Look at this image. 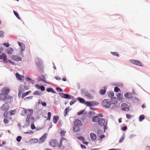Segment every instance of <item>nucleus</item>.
<instances>
[{
	"label": "nucleus",
	"mask_w": 150,
	"mask_h": 150,
	"mask_svg": "<svg viewBox=\"0 0 150 150\" xmlns=\"http://www.w3.org/2000/svg\"><path fill=\"white\" fill-rule=\"evenodd\" d=\"M101 105L104 108H110L111 105L110 101L108 99H105L103 100Z\"/></svg>",
	"instance_id": "f257e3e1"
},
{
	"label": "nucleus",
	"mask_w": 150,
	"mask_h": 150,
	"mask_svg": "<svg viewBox=\"0 0 150 150\" xmlns=\"http://www.w3.org/2000/svg\"><path fill=\"white\" fill-rule=\"evenodd\" d=\"M81 93L83 95L84 97H85L88 99H92L93 98V96L90 93L88 92L85 89H83L81 90Z\"/></svg>",
	"instance_id": "f03ea898"
},
{
	"label": "nucleus",
	"mask_w": 150,
	"mask_h": 150,
	"mask_svg": "<svg viewBox=\"0 0 150 150\" xmlns=\"http://www.w3.org/2000/svg\"><path fill=\"white\" fill-rule=\"evenodd\" d=\"M67 140L65 139L63 137L61 138L60 141L59 142V143L58 145V147H59L61 149H64L65 148V146L64 145H62V143H67Z\"/></svg>",
	"instance_id": "7ed1b4c3"
},
{
	"label": "nucleus",
	"mask_w": 150,
	"mask_h": 150,
	"mask_svg": "<svg viewBox=\"0 0 150 150\" xmlns=\"http://www.w3.org/2000/svg\"><path fill=\"white\" fill-rule=\"evenodd\" d=\"M98 102L92 101L91 102L87 101L86 102L85 104L87 106H92L94 105H98Z\"/></svg>",
	"instance_id": "20e7f679"
},
{
	"label": "nucleus",
	"mask_w": 150,
	"mask_h": 150,
	"mask_svg": "<svg viewBox=\"0 0 150 150\" xmlns=\"http://www.w3.org/2000/svg\"><path fill=\"white\" fill-rule=\"evenodd\" d=\"M130 62L131 63L139 66L142 67L143 66V64L138 60L131 59L130 60Z\"/></svg>",
	"instance_id": "39448f33"
},
{
	"label": "nucleus",
	"mask_w": 150,
	"mask_h": 150,
	"mask_svg": "<svg viewBox=\"0 0 150 150\" xmlns=\"http://www.w3.org/2000/svg\"><path fill=\"white\" fill-rule=\"evenodd\" d=\"M58 142L57 140L54 139L50 140L49 142L50 145L52 147L57 146L58 145Z\"/></svg>",
	"instance_id": "423d86ee"
},
{
	"label": "nucleus",
	"mask_w": 150,
	"mask_h": 150,
	"mask_svg": "<svg viewBox=\"0 0 150 150\" xmlns=\"http://www.w3.org/2000/svg\"><path fill=\"white\" fill-rule=\"evenodd\" d=\"M10 106L7 103H5L3 104L1 106V110L6 111L10 108Z\"/></svg>",
	"instance_id": "0eeeda50"
},
{
	"label": "nucleus",
	"mask_w": 150,
	"mask_h": 150,
	"mask_svg": "<svg viewBox=\"0 0 150 150\" xmlns=\"http://www.w3.org/2000/svg\"><path fill=\"white\" fill-rule=\"evenodd\" d=\"M23 109L24 110L22 111V112L24 114H26L28 116L32 115L33 112V110L32 109H25L24 108Z\"/></svg>",
	"instance_id": "6e6552de"
},
{
	"label": "nucleus",
	"mask_w": 150,
	"mask_h": 150,
	"mask_svg": "<svg viewBox=\"0 0 150 150\" xmlns=\"http://www.w3.org/2000/svg\"><path fill=\"white\" fill-rule=\"evenodd\" d=\"M121 109L124 111H129V106L125 103H123L121 105Z\"/></svg>",
	"instance_id": "1a4fd4ad"
},
{
	"label": "nucleus",
	"mask_w": 150,
	"mask_h": 150,
	"mask_svg": "<svg viewBox=\"0 0 150 150\" xmlns=\"http://www.w3.org/2000/svg\"><path fill=\"white\" fill-rule=\"evenodd\" d=\"M47 138V135L46 133H45L38 140V143L40 144L42 143L45 141Z\"/></svg>",
	"instance_id": "9d476101"
},
{
	"label": "nucleus",
	"mask_w": 150,
	"mask_h": 150,
	"mask_svg": "<svg viewBox=\"0 0 150 150\" xmlns=\"http://www.w3.org/2000/svg\"><path fill=\"white\" fill-rule=\"evenodd\" d=\"M34 120V118L32 115H29L27 116L26 119V121L27 123L33 122Z\"/></svg>",
	"instance_id": "9b49d317"
},
{
	"label": "nucleus",
	"mask_w": 150,
	"mask_h": 150,
	"mask_svg": "<svg viewBox=\"0 0 150 150\" xmlns=\"http://www.w3.org/2000/svg\"><path fill=\"white\" fill-rule=\"evenodd\" d=\"M105 122V120L103 118H101L99 119L98 121V124L100 126H103Z\"/></svg>",
	"instance_id": "f8f14e48"
},
{
	"label": "nucleus",
	"mask_w": 150,
	"mask_h": 150,
	"mask_svg": "<svg viewBox=\"0 0 150 150\" xmlns=\"http://www.w3.org/2000/svg\"><path fill=\"white\" fill-rule=\"evenodd\" d=\"M11 58L16 61H21V58L20 57L17 55H13Z\"/></svg>",
	"instance_id": "ddd939ff"
},
{
	"label": "nucleus",
	"mask_w": 150,
	"mask_h": 150,
	"mask_svg": "<svg viewBox=\"0 0 150 150\" xmlns=\"http://www.w3.org/2000/svg\"><path fill=\"white\" fill-rule=\"evenodd\" d=\"M10 91V90L9 88H4L2 89V93H4L5 95H7Z\"/></svg>",
	"instance_id": "4468645a"
},
{
	"label": "nucleus",
	"mask_w": 150,
	"mask_h": 150,
	"mask_svg": "<svg viewBox=\"0 0 150 150\" xmlns=\"http://www.w3.org/2000/svg\"><path fill=\"white\" fill-rule=\"evenodd\" d=\"M74 125L80 126L82 125L81 122L79 119H76L75 120L74 122Z\"/></svg>",
	"instance_id": "2eb2a0df"
},
{
	"label": "nucleus",
	"mask_w": 150,
	"mask_h": 150,
	"mask_svg": "<svg viewBox=\"0 0 150 150\" xmlns=\"http://www.w3.org/2000/svg\"><path fill=\"white\" fill-rule=\"evenodd\" d=\"M18 43L21 48V51L22 52L24 51L25 50V45L22 43L20 42H18Z\"/></svg>",
	"instance_id": "dca6fc26"
},
{
	"label": "nucleus",
	"mask_w": 150,
	"mask_h": 150,
	"mask_svg": "<svg viewBox=\"0 0 150 150\" xmlns=\"http://www.w3.org/2000/svg\"><path fill=\"white\" fill-rule=\"evenodd\" d=\"M125 97L127 99H130L131 98L132 96V94L129 93H126L124 94Z\"/></svg>",
	"instance_id": "f3484780"
},
{
	"label": "nucleus",
	"mask_w": 150,
	"mask_h": 150,
	"mask_svg": "<svg viewBox=\"0 0 150 150\" xmlns=\"http://www.w3.org/2000/svg\"><path fill=\"white\" fill-rule=\"evenodd\" d=\"M90 137L92 140L93 141H95L96 139V135L93 133H91L90 134Z\"/></svg>",
	"instance_id": "a211bd4d"
},
{
	"label": "nucleus",
	"mask_w": 150,
	"mask_h": 150,
	"mask_svg": "<svg viewBox=\"0 0 150 150\" xmlns=\"http://www.w3.org/2000/svg\"><path fill=\"white\" fill-rule=\"evenodd\" d=\"M7 53L8 54H11L13 52V50L12 48L9 47L6 50Z\"/></svg>",
	"instance_id": "6ab92c4d"
},
{
	"label": "nucleus",
	"mask_w": 150,
	"mask_h": 150,
	"mask_svg": "<svg viewBox=\"0 0 150 150\" xmlns=\"http://www.w3.org/2000/svg\"><path fill=\"white\" fill-rule=\"evenodd\" d=\"M35 62L36 63L37 65L38 66H40L41 59L37 57L35 60Z\"/></svg>",
	"instance_id": "aec40b11"
},
{
	"label": "nucleus",
	"mask_w": 150,
	"mask_h": 150,
	"mask_svg": "<svg viewBox=\"0 0 150 150\" xmlns=\"http://www.w3.org/2000/svg\"><path fill=\"white\" fill-rule=\"evenodd\" d=\"M6 96L2 93L0 94V99L5 100H6Z\"/></svg>",
	"instance_id": "412c9836"
},
{
	"label": "nucleus",
	"mask_w": 150,
	"mask_h": 150,
	"mask_svg": "<svg viewBox=\"0 0 150 150\" xmlns=\"http://www.w3.org/2000/svg\"><path fill=\"white\" fill-rule=\"evenodd\" d=\"M111 103L113 104H116L118 102V99L116 97H114L111 99Z\"/></svg>",
	"instance_id": "4be33fe9"
},
{
	"label": "nucleus",
	"mask_w": 150,
	"mask_h": 150,
	"mask_svg": "<svg viewBox=\"0 0 150 150\" xmlns=\"http://www.w3.org/2000/svg\"><path fill=\"white\" fill-rule=\"evenodd\" d=\"M59 131L60 133V135L62 136H64L65 135L66 131L61 129H59Z\"/></svg>",
	"instance_id": "5701e85b"
},
{
	"label": "nucleus",
	"mask_w": 150,
	"mask_h": 150,
	"mask_svg": "<svg viewBox=\"0 0 150 150\" xmlns=\"http://www.w3.org/2000/svg\"><path fill=\"white\" fill-rule=\"evenodd\" d=\"M13 98L12 96H6V100H7V102L10 103L13 100Z\"/></svg>",
	"instance_id": "b1692460"
},
{
	"label": "nucleus",
	"mask_w": 150,
	"mask_h": 150,
	"mask_svg": "<svg viewBox=\"0 0 150 150\" xmlns=\"http://www.w3.org/2000/svg\"><path fill=\"white\" fill-rule=\"evenodd\" d=\"M106 88L105 87H103V89H102L99 91L100 93L103 95L105 94L106 92Z\"/></svg>",
	"instance_id": "393cba45"
},
{
	"label": "nucleus",
	"mask_w": 150,
	"mask_h": 150,
	"mask_svg": "<svg viewBox=\"0 0 150 150\" xmlns=\"http://www.w3.org/2000/svg\"><path fill=\"white\" fill-rule=\"evenodd\" d=\"M59 119V116L57 115L54 116L53 118V121L54 123H57Z\"/></svg>",
	"instance_id": "a878e982"
},
{
	"label": "nucleus",
	"mask_w": 150,
	"mask_h": 150,
	"mask_svg": "<svg viewBox=\"0 0 150 150\" xmlns=\"http://www.w3.org/2000/svg\"><path fill=\"white\" fill-rule=\"evenodd\" d=\"M77 100L79 101V102L82 103L84 104L86 101L84 99L81 97H78L77 98Z\"/></svg>",
	"instance_id": "bb28decb"
},
{
	"label": "nucleus",
	"mask_w": 150,
	"mask_h": 150,
	"mask_svg": "<svg viewBox=\"0 0 150 150\" xmlns=\"http://www.w3.org/2000/svg\"><path fill=\"white\" fill-rule=\"evenodd\" d=\"M69 107L67 108L64 111V116L66 117L67 115H68L67 114L69 112Z\"/></svg>",
	"instance_id": "cd10ccee"
},
{
	"label": "nucleus",
	"mask_w": 150,
	"mask_h": 150,
	"mask_svg": "<svg viewBox=\"0 0 150 150\" xmlns=\"http://www.w3.org/2000/svg\"><path fill=\"white\" fill-rule=\"evenodd\" d=\"M79 126L74 125L73 127V130L74 132H77L79 130Z\"/></svg>",
	"instance_id": "c85d7f7f"
},
{
	"label": "nucleus",
	"mask_w": 150,
	"mask_h": 150,
	"mask_svg": "<svg viewBox=\"0 0 150 150\" xmlns=\"http://www.w3.org/2000/svg\"><path fill=\"white\" fill-rule=\"evenodd\" d=\"M117 97L119 100L121 101L122 100L123 96L120 93H118L117 95Z\"/></svg>",
	"instance_id": "c756f323"
},
{
	"label": "nucleus",
	"mask_w": 150,
	"mask_h": 150,
	"mask_svg": "<svg viewBox=\"0 0 150 150\" xmlns=\"http://www.w3.org/2000/svg\"><path fill=\"white\" fill-rule=\"evenodd\" d=\"M73 98L74 97L73 96L66 94L64 98L66 99H71Z\"/></svg>",
	"instance_id": "7c9ffc66"
},
{
	"label": "nucleus",
	"mask_w": 150,
	"mask_h": 150,
	"mask_svg": "<svg viewBox=\"0 0 150 150\" xmlns=\"http://www.w3.org/2000/svg\"><path fill=\"white\" fill-rule=\"evenodd\" d=\"M31 93V91H29L25 93H23L22 96V98H23L25 96L27 95L28 94L30 93Z\"/></svg>",
	"instance_id": "2f4dec72"
},
{
	"label": "nucleus",
	"mask_w": 150,
	"mask_h": 150,
	"mask_svg": "<svg viewBox=\"0 0 150 150\" xmlns=\"http://www.w3.org/2000/svg\"><path fill=\"white\" fill-rule=\"evenodd\" d=\"M98 118L97 116H95L93 117L92 118V121L93 122H98Z\"/></svg>",
	"instance_id": "473e14b6"
},
{
	"label": "nucleus",
	"mask_w": 150,
	"mask_h": 150,
	"mask_svg": "<svg viewBox=\"0 0 150 150\" xmlns=\"http://www.w3.org/2000/svg\"><path fill=\"white\" fill-rule=\"evenodd\" d=\"M108 95L109 97L112 98L114 96V93L113 91H110L108 93Z\"/></svg>",
	"instance_id": "72a5a7b5"
},
{
	"label": "nucleus",
	"mask_w": 150,
	"mask_h": 150,
	"mask_svg": "<svg viewBox=\"0 0 150 150\" xmlns=\"http://www.w3.org/2000/svg\"><path fill=\"white\" fill-rule=\"evenodd\" d=\"M46 91L47 92H51L53 93H55V92L54 91L53 89L52 88H47L46 89Z\"/></svg>",
	"instance_id": "f704fd0d"
},
{
	"label": "nucleus",
	"mask_w": 150,
	"mask_h": 150,
	"mask_svg": "<svg viewBox=\"0 0 150 150\" xmlns=\"http://www.w3.org/2000/svg\"><path fill=\"white\" fill-rule=\"evenodd\" d=\"M16 112V109H15L13 110H10L9 111V113L11 115H14L15 114Z\"/></svg>",
	"instance_id": "c9c22d12"
},
{
	"label": "nucleus",
	"mask_w": 150,
	"mask_h": 150,
	"mask_svg": "<svg viewBox=\"0 0 150 150\" xmlns=\"http://www.w3.org/2000/svg\"><path fill=\"white\" fill-rule=\"evenodd\" d=\"M16 76L17 78L19 80H21V76L18 73H16Z\"/></svg>",
	"instance_id": "e433bc0d"
},
{
	"label": "nucleus",
	"mask_w": 150,
	"mask_h": 150,
	"mask_svg": "<svg viewBox=\"0 0 150 150\" xmlns=\"http://www.w3.org/2000/svg\"><path fill=\"white\" fill-rule=\"evenodd\" d=\"M13 13L16 17L19 20H20L21 18L19 17V14L18 13L15 11H13Z\"/></svg>",
	"instance_id": "4c0bfd02"
},
{
	"label": "nucleus",
	"mask_w": 150,
	"mask_h": 150,
	"mask_svg": "<svg viewBox=\"0 0 150 150\" xmlns=\"http://www.w3.org/2000/svg\"><path fill=\"white\" fill-rule=\"evenodd\" d=\"M40 102H41L42 105L43 106H45L47 105V103L45 102H42L41 100H39V103H40Z\"/></svg>",
	"instance_id": "58836bf2"
},
{
	"label": "nucleus",
	"mask_w": 150,
	"mask_h": 150,
	"mask_svg": "<svg viewBox=\"0 0 150 150\" xmlns=\"http://www.w3.org/2000/svg\"><path fill=\"white\" fill-rule=\"evenodd\" d=\"M105 136L103 134H102L100 136L99 138H98V140H100V142H101V140L102 139L104 138L105 137Z\"/></svg>",
	"instance_id": "ea45409f"
},
{
	"label": "nucleus",
	"mask_w": 150,
	"mask_h": 150,
	"mask_svg": "<svg viewBox=\"0 0 150 150\" xmlns=\"http://www.w3.org/2000/svg\"><path fill=\"white\" fill-rule=\"evenodd\" d=\"M144 119V117L143 115H141L139 117V120L140 121H142Z\"/></svg>",
	"instance_id": "a19ab883"
},
{
	"label": "nucleus",
	"mask_w": 150,
	"mask_h": 150,
	"mask_svg": "<svg viewBox=\"0 0 150 150\" xmlns=\"http://www.w3.org/2000/svg\"><path fill=\"white\" fill-rule=\"evenodd\" d=\"M126 116L127 118L128 119H130V118H132L133 117V116L132 115L128 114H126Z\"/></svg>",
	"instance_id": "79ce46f5"
},
{
	"label": "nucleus",
	"mask_w": 150,
	"mask_h": 150,
	"mask_svg": "<svg viewBox=\"0 0 150 150\" xmlns=\"http://www.w3.org/2000/svg\"><path fill=\"white\" fill-rule=\"evenodd\" d=\"M48 117L47 120H50L51 118V113L50 112H49L47 114Z\"/></svg>",
	"instance_id": "37998d69"
},
{
	"label": "nucleus",
	"mask_w": 150,
	"mask_h": 150,
	"mask_svg": "<svg viewBox=\"0 0 150 150\" xmlns=\"http://www.w3.org/2000/svg\"><path fill=\"white\" fill-rule=\"evenodd\" d=\"M120 89L117 87H115L114 88V91L116 92H117L120 91Z\"/></svg>",
	"instance_id": "c03bdc74"
},
{
	"label": "nucleus",
	"mask_w": 150,
	"mask_h": 150,
	"mask_svg": "<svg viewBox=\"0 0 150 150\" xmlns=\"http://www.w3.org/2000/svg\"><path fill=\"white\" fill-rule=\"evenodd\" d=\"M33 94L35 95H40L41 94V93L38 91H35L34 93Z\"/></svg>",
	"instance_id": "a18cd8bd"
},
{
	"label": "nucleus",
	"mask_w": 150,
	"mask_h": 150,
	"mask_svg": "<svg viewBox=\"0 0 150 150\" xmlns=\"http://www.w3.org/2000/svg\"><path fill=\"white\" fill-rule=\"evenodd\" d=\"M111 53L112 54L118 57H119V55L118 53L115 52H111Z\"/></svg>",
	"instance_id": "49530a36"
},
{
	"label": "nucleus",
	"mask_w": 150,
	"mask_h": 150,
	"mask_svg": "<svg viewBox=\"0 0 150 150\" xmlns=\"http://www.w3.org/2000/svg\"><path fill=\"white\" fill-rule=\"evenodd\" d=\"M65 94H66L63 93H60L59 94L60 97L64 98H65Z\"/></svg>",
	"instance_id": "de8ad7c7"
},
{
	"label": "nucleus",
	"mask_w": 150,
	"mask_h": 150,
	"mask_svg": "<svg viewBox=\"0 0 150 150\" xmlns=\"http://www.w3.org/2000/svg\"><path fill=\"white\" fill-rule=\"evenodd\" d=\"M2 45L7 47H9L10 46V44L8 43V42L7 43H4L2 44Z\"/></svg>",
	"instance_id": "09e8293b"
},
{
	"label": "nucleus",
	"mask_w": 150,
	"mask_h": 150,
	"mask_svg": "<svg viewBox=\"0 0 150 150\" xmlns=\"http://www.w3.org/2000/svg\"><path fill=\"white\" fill-rule=\"evenodd\" d=\"M32 142L33 143H36L38 142V141L37 139H32Z\"/></svg>",
	"instance_id": "8fccbe9b"
},
{
	"label": "nucleus",
	"mask_w": 150,
	"mask_h": 150,
	"mask_svg": "<svg viewBox=\"0 0 150 150\" xmlns=\"http://www.w3.org/2000/svg\"><path fill=\"white\" fill-rule=\"evenodd\" d=\"M40 89L42 91H44L45 90V87L43 86H41L40 87Z\"/></svg>",
	"instance_id": "3c124183"
},
{
	"label": "nucleus",
	"mask_w": 150,
	"mask_h": 150,
	"mask_svg": "<svg viewBox=\"0 0 150 150\" xmlns=\"http://www.w3.org/2000/svg\"><path fill=\"white\" fill-rule=\"evenodd\" d=\"M21 139V137L20 136H18L16 138V140L18 142H20Z\"/></svg>",
	"instance_id": "603ef678"
},
{
	"label": "nucleus",
	"mask_w": 150,
	"mask_h": 150,
	"mask_svg": "<svg viewBox=\"0 0 150 150\" xmlns=\"http://www.w3.org/2000/svg\"><path fill=\"white\" fill-rule=\"evenodd\" d=\"M9 121L8 120L4 119V123L5 124H8L9 123Z\"/></svg>",
	"instance_id": "864d4df0"
},
{
	"label": "nucleus",
	"mask_w": 150,
	"mask_h": 150,
	"mask_svg": "<svg viewBox=\"0 0 150 150\" xmlns=\"http://www.w3.org/2000/svg\"><path fill=\"white\" fill-rule=\"evenodd\" d=\"M56 90L59 92H62L63 91L62 90L61 88L59 87H57L56 88Z\"/></svg>",
	"instance_id": "5fc2aeb1"
},
{
	"label": "nucleus",
	"mask_w": 150,
	"mask_h": 150,
	"mask_svg": "<svg viewBox=\"0 0 150 150\" xmlns=\"http://www.w3.org/2000/svg\"><path fill=\"white\" fill-rule=\"evenodd\" d=\"M78 139L79 140H81L82 141H83V140H84V138L83 137L81 136L78 137Z\"/></svg>",
	"instance_id": "6e6d98bb"
},
{
	"label": "nucleus",
	"mask_w": 150,
	"mask_h": 150,
	"mask_svg": "<svg viewBox=\"0 0 150 150\" xmlns=\"http://www.w3.org/2000/svg\"><path fill=\"white\" fill-rule=\"evenodd\" d=\"M4 36V34L3 31H0V37H3Z\"/></svg>",
	"instance_id": "4d7b16f0"
},
{
	"label": "nucleus",
	"mask_w": 150,
	"mask_h": 150,
	"mask_svg": "<svg viewBox=\"0 0 150 150\" xmlns=\"http://www.w3.org/2000/svg\"><path fill=\"white\" fill-rule=\"evenodd\" d=\"M124 138L123 137H121L120 139L119 142L120 143L122 142V141H123V140H124Z\"/></svg>",
	"instance_id": "13d9d810"
},
{
	"label": "nucleus",
	"mask_w": 150,
	"mask_h": 150,
	"mask_svg": "<svg viewBox=\"0 0 150 150\" xmlns=\"http://www.w3.org/2000/svg\"><path fill=\"white\" fill-rule=\"evenodd\" d=\"M31 127L32 129H34L35 128V126L33 124H32L31 125Z\"/></svg>",
	"instance_id": "bf43d9fd"
},
{
	"label": "nucleus",
	"mask_w": 150,
	"mask_h": 150,
	"mask_svg": "<svg viewBox=\"0 0 150 150\" xmlns=\"http://www.w3.org/2000/svg\"><path fill=\"white\" fill-rule=\"evenodd\" d=\"M75 102H76V100H72V101L70 102V104L71 105L72 104H73Z\"/></svg>",
	"instance_id": "052dcab7"
},
{
	"label": "nucleus",
	"mask_w": 150,
	"mask_h": 150,
	"mask_svg": "<svg viewBox=\"0 0 150 150\" xmlns=\"http://www.w3.org/2000/svg\"><path fill=\"white\" fill-rule=\"evenodd\" d=\"M84 111V110H82V111H81L78 112L77 113V115H81V114H82L83 113Z\"/></svg>",
	"instance_id": "680f3d73"
},
{
	"label": "nucleus",
	"mask_w": 150,
	"mask_h": 150,
	"mask_svg": "<svg viewBox=\"0 0 150 150\" xmlns=\"http://www.w3.org/2000/svg\"><path fill=\"white\" fill-rule=\"evenodd\" d=\"M127 129V127L126 126H125V127H123L122 128V130L125 131Z\"/></svg>",
	"instance_id": "e2e57ef3"
},
{
	"label": "nucleus",
	"mask_w": 150,
	"mask_h": 150,
	"mask_svg": "<svg viewBox=\"0 0 150 150\" xmlns=\"http://www.w3.org/2000/svg\"><path fill=\"white\" fill-rule=\"evenodd\" d=\"M39 79H40V80L42 81H43V82H44L45 83H48L46 82L45 81V80H44V79H41V78H39Z\"/></svg>",
	"instance_id": "0e129e2a"
},
{
	"label": "nucleus",
	"mask_w": 150,
	"mask_h": 150,
	"mask_svg": "<svg viewBox=\"0 0 150 150\" xmlns=\"http://www.w3.org/2000/svg\"><path fill=\"white\" fill-rule=\"evenodd\" d=\"M145 150H150V147L149 146H147Z\"/></svg>",
	"instance_id": "69168bd1"
},
{
	"label": "nucleus",
	"mask_w": 150,
	"mask_h": 150,
	"mask_svg": "<svg viewBox=\"0 0 150 150\" xmlns=\"http://www.w3.org/2000/svg\"><path fill=\"white\" fill-rule=\"evenodd\" d=\"M81 147L83 149H85L86 148V146L83 145L82 144H81Z\"/></svg>",
	"instance_id": "338daca9"
},
{
	"label": "nucleus",
	"mask_w": 150,
	"mask_h": 150,
	"mask_svg": "<svg viewBox=\"0 0 150 150\" xmlns=\"http://www.w3.org/2000/svg\"><path fill=\"white\" fill-rule=\"evenodd\" d=\"M98 116L100 117H103V115L101 113H99V114H98Z\"/></svg>",
	"instance_id": "774afa93"
}]
</instances>
